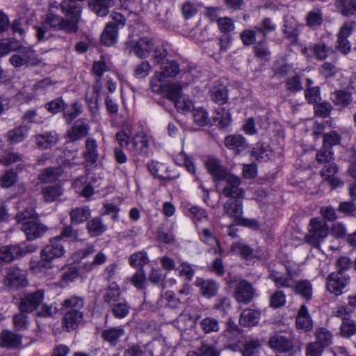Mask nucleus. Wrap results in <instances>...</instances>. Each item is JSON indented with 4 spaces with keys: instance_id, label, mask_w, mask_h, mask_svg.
I'll list each match as a JSON object with an SVG mask.
<instances>
[{
    "instance_id": "69168bd1",
    "label": "nucleus",
    "mask_w": 356,
    "mask_h": 356,
    "mask_svg": "<svg viewBox=\"0 0 356 356\" xmlns=\"http://www.w3.org/2000/svg\"><path fill=\"white\" fill-rule=\"evenodd\" d=\"M213 309L222 313L227 314L231 309V300L228 297L219 296L213 305Z\"/></svg>"
},
{
    "instance_id": "2f4dec72",
    "label": "nucleus",
    "mask_w": 356,
    "mask_h": 356,
    "mask_svg": "<svg viewBox=\"0 0 356 356\" xmlns=\"http://www.w3.org/2000/svg\"><path fill=\"white\" fill-rule=\"evenodd\" d=\"M334 6L343 16L356 15V0H335Z\"/></svg>"
},
{
    "instance_id": "cd10ccee",
    "label": "nucleus",
    "mask_w": 356,
    "mask_h": 356,
    "mask_svg": "<svg viewBox=\"0 0 356 356\" xmlns=\"http://www.w3.org/2000/svg\"><path fill=\"white\" fill-rule=\"evenodd\" d=\"M260 312L252 309H246L241 314L239 323L244 327H252L259 323Z\"/></svg>"
},
{
    "instance_id": "f8f14e48",
    "label": "nucleus",
    "mask_w": 356,
    "mask_h": 356,
    "mask_svg": "<svg viewBox=\"0 0 356 356\" xmlns=\"http://www.w3.org/2000/svg\"><path fill=\"white\" fill-rule=\"evenodd\" d=\"M255 290L251 283L245 280H240L234 288V298L238 302L248 304L254 296Z\"/></svg>"
},
{
    "instance_id": "de8ad7c7",
    "label": "nucleus",
    "mask_w": 356,
    "mask_h": 356,
    "mask_svg": "<svg viewBox=\"0 0 356 356\" xmlns=\"http://www.w3.org/2000/svg\"><path fill=\"white\" fill-rule=\"evenodd\" d=\"M62 173L61 168H48L43 170L39 175L42 182H51L56 180Z\"/></svg>"
},
{
    "instance_id": "7ed1b4c3",
    "label": "nucleus",
    "mask_w": 356,
    "mask_h": 356,
    "mask_svg": "<svg viewBox=\"0 0 356 356\" xmlns=\"http://www.w3.org/2000/svg\"><path fill=\"white\" fill-rule=\"evenodd\" d=\"M132 131L129 123H124L120 131L115 135L120 147L127 148L135 154L147 156L149 152V140L143 132L135 134L131 138Z\"/></svg>"
},
{
    "instance_id": "412c9836",
    "label": "nucleus",
    "mask_w": 356,
    "mask_h": 356,
    "mask_svg": "<svg viewBox=\"0 0 356 356\" xmlns=\"http://www.w3.org/2000/svg\"><path fill=\"white\" fill-rule=\"evenodd\" d=\"M181 90L182 88L179 83H172L165 84L161 93L172 101L177 108H179L181 107L179 104L181 103Z\"/></svg>"
},
{
    "instance_id": "79ce46f5",
    "label": "nucleus",
    "mask_w": 356,
    "mask_h": 356,
    "mask_svg": "<svg viewBox=\"0 0 356 356\" xmlns=\"http://www.w3.org/2000/svg\"><path fill=\"white\" fill-rule=\"evenodd\" d=\"M315 343H318L323 348L329 346L333 340L332 334L325 327H319L315 332Z\"/></svg>"
},
{
    "instance_id": "5701e85b",
    "label": "nucleus",
    "mask_w": 356,
    "mask_h": 356,
    "mask_svg": "<svg viewBox=\"0 0 356 356\" xmlns=\"http://www.w3.org/2000/svg\"><path fill=\"white\" fill-rule=\"evenodd\" d=\"M124 334L125 331L122 327H114L103 330L102 337L110 346H115L120 341V339L124 337Z\"/></svg>"
},
{
    "instance_id": "f03ea898",
    "label": "nucleus",
    "mask_w": 356,
    "mask_h": 356,
    "mask_svg": "<svg viewBox=\"0 0 356 356\" xmlns=\"http://www.w3.org/2000/svg\"><path fill=\"white\" fill-rule=\"evenodd\" d=\"M296 274V271L287 268L285 273L272 271L269 275V278L274 282L277 288H291L296 295L299 296L306 302L310 301L313 297L312 283L308 280L296 281L294 280Z\"/></svg>"
},
{
    "instance_id": "13d9d810",
    "label": "nucleus",
    "mask_w": 356,
    "mask_h": 356,
    "mask_svg": "<svg viewBox=\"0 0 356 356\" xmlns=\"http://www.w3.org/2000/svg\"><path fill=\"white\" fill-rule=\"evenodd\" d=\"M25 313L26 312H22L20 311L19 313L13 316V321L14 327L18 331L25 330L29 327V319Z\"/></svg>"
},
{
    "instance_id": "58836bf2",
    "label": "nucleus",
    "mask_w": 356,
    "mask_h": 356,
    "mask_svg": "<svg viewBox=\"0 0 356 356\" xmlns=\"http://www.w3.org/2000/svg\"><path fill=\"white\" fill-rule=\"evenodd\" d=\"M180 72L179 65L175 60H166L161 65V72L165 78L175 77Z\"/></svg>"
},
{
    "instance_id": "5fc2aeb1",
    "label": "nucleus",
    "mask_w": 356,
    "mask_h": 356,
    "mask_svg": "<svg viewBox=\"0 0 356 356\" xmlns=\"http://www.w3.org/2000/svg\"><path fill=\"white\" fill-rule=\"evenodd\" d=\"M149 262V258L145 252H139L132 254L129 257V264L132 267L140 269Z\"/></svg>"
},
{
    "instance_id": "423d86ee",
    "label": "nucleus",
    "mask_w": 356,
    "mask_h": 356,
    "mask_svg": "<svg viewBox=\"0 0 356 356\" xmlns=\"http://www.w3.org/2000/svg\"><path fill=\"white\" fill-rule=\"evenodd\" d=\"M329 233V227L326 222L318 218H312L310 220L308 233L305 236V241L313 248H319L321 243L324 241Z\"/></svg>"
},
{
    "instance_id": "2eb2a0df",
    "label": "nucleus",
    "mask_w": 356,
    "mask_h": 356,
    "mask_svg": "<svg viewBox=\"0 0 356 356\" xmlns=\"http://www.w3.org/2000/svg\"><path fill=\"white\" fill-rule=\"evenodd\" d=\"M90 131L88 120L81 119L67 131V136L70 142H75L86 137Z\"/></svg>"
},
{
    "instance_id": "4c0bfd02",
    "label": "nucleus",
    "mask_w": 356,
    "mask_h": 356,
    "mask_svg": "<svg viewBox=\"0 0 356 356\" xmlns=\"http://www.w3.org/2000/svg\"><path fill=\"white\" fill-rule=\"evenodd\" d=\"M285 90L291 93H297L303 90L300 76L295 73L293 76L286 78L284 81Z\"/></svg>"
},
{
    "instance_id": "e433bc0d",
    "label": "nucleus",
    "mask_w": 356,
    "mask_h": 356,
    "mask_svg": "<svg viewBox=\"0 0 356 356\" xmlns=\"http://www.w3.org/2000/svg\"><path fill=\"white\" fill-rule=\"evenodd\" d=\"M213 120L218 123V126L220 129H225L229 127L232 123L231 114L229 111L225 108H219L216 110Z\"/></svg>"
},
{
    "instance_id": "9d476101",
    "label": "nucleus",
    "mask_w": 356,
    "mask_h": 356,
    "mask_svg": "<svg viewBox=\"0 0 356 356\" xmlns=\"http://www.w3.org/2000/svg\"><path fill=\"white\" fill-rule=\"evenodd\" d=\"M225 186L222 190V195L226 197H243L245 191L240 187L241 178L236 175L229 173L222 179Z\"/></svg>"
},
{
    "instance_id": "4d7b16f0",
    "label": "nucleus",
    "mask_w": 356,
    "mask_h": 356,
    "mask_svg": "<svg viewBox=\"0 0 356 356\" xmlns=\"http://www.w3.org/2000/svg\"><path fill=\"white\" fill-rule=\"evenodd\" d=\"M55 238H58V241L60 242H62L63 240L66 241H75L78 238V233L77 231L74 229L71 224L65 226L62 229L60 235L55 236Z\"/></svg>"
},
{
    "instance_id": "4468645a",
    "label": "nucleus",
    "mask_w": 356,
    "mask_h": 356,
    "mask_svg": "<svg viewBox=\"0 0 356 356\" xmlns=\"http://www.w3.org/2000/svg\"><path fill=\"white\" fill-rule=\"evenodd\" d=\"M154 40L152 38L143 36L133 42L131 51L139 58H146L149 56L154 49Z\"/></svg>"
},
{
    "instance_id": "393cba45",
    "label": "nucleus",
    "mask_w": 356,
    "mask_h": 356,
    "mask_svg": "<svg viewBox=\"0 0 356 356\" xmlns=\"http://www.w3.org/2000/svg\"><path fill=\"white\" fill-rule=\"evenodd\" d=\"M269 346L280 352L286 353L290 351L293 348L291 341L281 335H274L268 341Z\"/></svg>"
},
{
    "instance_id": "37998d69",
    "label": "nucleus",
    "mask_w": 356,
    "mask_h": 356,
    "mask_svg": "<svg viewBox=\"0 0 356 356\" xmlns=\"http://www.w3.org/2000/svg\"><path fill=\"white\" fill-rule=\"evenodd\" d=\"M199 325L205 334L217 332L220 327L218 320L213 317L204 318L200 321Z\"/></svg>"
},
{
    "instance_id": "6e6d98bb",
    "label": "nucleus",
    "mask_w": 356,
    "mask_h": 356,
    "mask_svg": "<svg viewBox=\"0 0 356 356\" xmlns=\"http://www.w3.org/2000/svg\"><path fill=\"white\" fill-rule=\"evenodd\" d=\"M261 348L259 340H250L245 343L242 350L243 356H257Z\"/></svg>"
},
{
    "instance_id": "864d4df0",
    "label": "nucleus",
    "mask_w": 356,
    "mask_h": 356,
    "mask_svg": "<svg viewBox=\"0 0 356 356\" xmlns=\"http://www.w3.org/2000/svg\"><path fill=\"white\" fill-rule=\"evenodd\" d=\"M340 332L344 337H352L356 333L355 322L349 318H344L341 325Z\"/></svg>"
},
{
    "instance_id": "f704fd0d",
    "label": "nucleus",
    "mask_w": 356,
    "mask_h": 356,
    "mask_svg": "<svg viewBox=\"0 0 356 356\" xmlns=\"http://www.w3.org/2000/svg\"><path fill=\"white\" fill-rule=\"evenodd\" d=\"M331 99L335 105L346 107L351 104L353 97L350 92L343 90H338L331 94Z\"/></svg>"
},
{
    "instance_id": "ea45409f",
    "label": "nucleus",
    "mask_w": 356,
    "mask_h": 356,
    "mask_svg": "<svg viewBox=\"0 0 356 356\" xmlns=\"http://www.w3.org/2000/svg\"><path fill=\"white\" fill-rule=\"evenodd\" d=\"M271 151L267 145L263 143H257L253 147L251 156L258 161H266L270 159Z\"/></svg>"
},
{
    "instance_id": "f257e3e1",
    "label": "nucleus",
    "mask_w": 356,
    "mask_h": 356,
    "mask_svg": "<svg viewBox=\"0 0 356 356\" xmlns=\"http://www.w3.org/2000/svg\"><path fill=\"white\" fill-rule=\"evenodd\" d=\"M83 1L63 0L60 3H50L42 25L37 27L36 36L38 40L47 39L50 35L48 31L50 30L76 33L81 18V3Z\"/></svg>"
},
{
    "instance_id": "72a5a7b5",
    "label": "nucleus",
    "mask_w": 356,
    "mask_h": 356,
    "mask_svg": "<svg viewBox=\"0 0 356 356\" xmlns=\"http://www.w3.org/2000/svg\"><path fill=\"white\" fill-rule=\"evenodd\" d=\"M29 127L21 125L10 130L7 134L8 140L11 143H18L23 141L28 136Z\"/></svg>"
},
{
    "instance_id": "bb28decb",
    "label": "nucleus",
    "mask_w": 356,
    "mask_h": 356,
    "mask_svg": "<svg viewBox=\"0 0 356 356\" xmlns=\"http://www.w3.org/2000/svg\"><path fill=\"white\" fill-rule=\"evenodd\" d=\"M91 211L88 206L76 207L70 211V218L72 225H79L89 219Z\"/></svg>"
},
{
    "instance_id": "e2e57ef3",
    "label": "nucleus",
    "mask_w": 356,
    "mask_h": 356,
    "mask_svg": "<svg viewBox=\"0 0 356 356\" xmlns=\"http://www.w3.org/2000/svg\"><path fill=\"white\" fill-rule=\"evenodd\" d=\"M66 104L61 97H58L45 104V108L52 114H56L65 110Z\"/></svg>"
},
{
    "instance_id": "a211bd4d",
    "label": "nucleus",
    "mask_w": 356,
    "mask_h": 356,
    "mask_svg": "<svg viewBox=\"0 0 356 356\" xmlns=\"http://www.w3.org/2000/svg\"><path fill=\"white\" fill-rule=\"evenodd\" d=\"M224 143L225 147L234 152L235 155L243 153L248 147L245 138L241 135H229L225 138Z\"/></svg>"
},
{
    "instance_id": "dca6fc26",
    "label": "nucleus",
    "mask_w": 356,
    "mask_h": 356,
    "mask_svg": "<svg viewBox=\"0 0 356 356\" xmlns=\"http://www.w3.org/2000/svg\"><path fill=\"white\" fill-rule=\"evenodd\" d=\"M195 285L200 288V293L206 298H212L217 296L220 285L213 280H204L197 277L195 280Z\"/></svg>"
},
{
    "instance_id": "774afa93",
    "label": "nucleus",
    "mask_w": 356,
    "mask_h": 356,
    "mask_svg": "<svg viewBox=\"0 0 356 356\" xmlns=\"http://www.w3.org/2000/svg\"><path fill=\"white\" fill-rule=\"evenodd\" d=\"M334 159L333 153L329 147H323L316 153V161L319 163H328Z\"/></svg>"
},
{
    "instance_id": "c85d7f7f",
    "label": "nucleus",
    "mask_w": 356,
    "mask_h": 356,
    "mask_svg": "<svg viewBox=\"0 0 356 356\" xmlns=\"http://www.w3.org/2000/svg\"><path fill=\"white\" fill-rule=\"evenodd\" d=\"M21 336L13 332L4 330L1 334L0 344L3 347L15 348L18 347L21 344Z\"/></svg>"
},
{
    "instance_id": "20e7f679",
    "label": "nucleus",
    "mask_w": 356,
    "mask_h": 356,
    "mask_svg": "<svg viewBox=\"0 0 356 356\" xmlns=\"http://www.w3.org/2000/svg\"><path fill=\"white\" fill-rule=\"evenodd\" d=\"M85 301L83 298L72 296L63 300L62 309L65 311L63 317V327L67 332L76 330L83 321Z\"/></svg>"
},
{
    "instance_id": "473e14b6",
    "label": "nucleus",
    "mask_w": 356,
    "mask_h": 356,
    "mask_svg": "<svg viewBox=\"0 0 356 356\" xmlns=\"http://www.w3.org/2000/svg\"><path fill=\"white\" fill-rule=\"evenodd\" d=\"M120 294V286L115 282H111L104 291L103 300L105 303L112 305L119 300Z\"/></svg>"
},
{
    "instance_id": "aec40b11",
    "label": "nucleus",
    "mask_w": 356,
    "mask_h": 356,
    "mask_svg": "<svg viewBox=\"0 0 356 356\" xmlns=\"http://www.w3.org/2000/svg\"><path fill=\"white\" fill-rule=\"evenodd\" d=\"M206 166L216 181L222 180L229 173L221 162L216 158H209L206 162Z\"/></svg>"
},
{
    "instance_id": "c756f323",
    "label": "nucleus",
    "mask_w": 356,
    "mask_h": 356,
    "mask_svg": "<svg viewBox=\"0 0 356 356\" xmlns=\"http://www.w3.org/2000/svg\"><path fill=\"white\" fill-rule=\"evenodd\" d=\"M119 30L112 24H107L101 35V42L110 47L118 42Z\"/></svg>"
},
{
    "instance_id": "ddd939ff",
    "label": "nucleus",
    "mask_w": 356,
    "mask_h": 356,
    "mask_svg": "<svg viewBox=\"0 0 356 356\" xmlns=\"http://www.w3.org/2000/svg\"><path fill=\"white\" fill-rule=\"evenodd\" d=\"M349 281L350 277L347 274L332 272L327 278V289L331 293L339 296L342 293V290L347 286Z\"/></svg>"
},
{
    "instance_id": "7c9ffc66",
    "label": "nucleus",
    "mask_w": 356,
    "mask_h": 356,
    "mask_svg": "<svg viewBox=\"0 0 356 356\" xmlns=\"http://www.w3.org/2000/svg\"><path fill=\"white\" fill-rule=\"evenodd\" d=\"M58 139V134L55 131L45 132L35 136L36 143L41 149L51 147L57 143Z\"/></svg>"
},
{
    "instance_id": "3c124183",
    "label": "nucleus",
    "mask_w": 356,
    "mask_h": 356,
    "mask_svg": "<svg viewBox=\"0 0 356 356\" xmlns=\"http://www.w3.org/2000/svg\"><path fill=\"white\" fill-rule=\"evenodd\" d=\"M310 49L315 58L321 60H325L330 53L333 52L331 47L322 42L314 44Z\"/></svg>"
},
{
    "instance_id": "09e8293b",
    "label": "nucleus",
    "mask_w": 356,
    "mask_h": 356,
    "mask_svg": "<svg viewBox=\"0 0 356 356\" xmlns=\"http://www.w3.org/2000/svg\"><path fill=\"white\" fill-rule=\"evenodd\" d=\"M130 306L124 300L120 302H115L111 305V312L115 318L122 319L125 318L129 313Z\"/></svg>"
},
{
    "instance_id": "603ef678",
    "label": "nucleus",
    "mask_w": 356,
    "mask_h": 356,
    "mask_svg": "<svg viewBox=\"0 0 356 356\" xmlns=\"http://www.w3.org/2000/svg\"><path fill=\"white\" fill-rule=\"evenodd\" d=\"M21 43L15 40H3L0 42V57L4 56L11 51H18Z\"/></svg>"
},
{
    "instance_id": "39448f33",
    "label": "nucleus",
    "mask_w": 356,
    "mask_h": 356,
    "mask_svg": "<svg viewBox=\"0 0 356 356\" xmlns=\"http://www.w3.org/2000/svg\"><path fill=\"white\" fill-rule=\"evenodd\" d=\"M16 219L29 241L42 236L47 230V227L40 222L38 215L33 209H26L18 213Z\"/></svg>"
},
{
    "instance_id": "680f3d73",
    "label": "nucleus",
    "mask_w": 356,
    "mask_h": 356,
    "mask_svg": "<svg viewBox=\"0 0 356 356\" xmlns=\"http://www.w3.org/2000/svg\"><path fill=\"white\" fill-rule=\"evenodd\" d=\"M231 250L239 253L244 259H251L253 257V250L250 246L238 242L234 243Z\"/></svg>"
},
{
    "instance_id": "9b49d317",
    "label": "nucleus",
    "mask_w": 356,
    "mask_h": 356,
    "mask_svg": "<svg viewBox=\"0 0 356 356\" xmlns=\"http://www.w3.org/2000/svg\"><path fill=\"white\" fill-rule=\"evenodd\" d=\"M44 298V291L42 289L24 294L19 305L22 312L31 313L35 311L42 302Z\"/></svg>"
},
{
    "instance_id": "c03bdc74",
    "label": "nucleus",
    "mask_w": 356,
    "mask_h": 356,
    "mask_svg": "<svg viewBox=\"0 0 356 356\" xmlns=\"http://www.w3.org/2000/svg\"><path fill=\"white\" fill-rule=\"evenodd\" d=\"M254 56L259 59H268L270 55L266 38H262L261 40L257 42L253 46Z\"/></svg>"
},
{
    "instance_id": "c9c22d12",
    "label": "nucleus",
    "mask_w": 356,
    "mask_h": 356,
    "mask_svg": "<svg viewBox=\"0 0 356 356\" xmlns=\"http://www.w3.org/2000/svg\"><path fill=\"white\" fill-rule=\"evenodd\" d=\"M106 229V225H104L101 218L98 217L94 218L87 222L88 232L92 237L100 236Z\"/></svg>"
},
{
    "instance_id": "bf43d9fd",
    "label": "nucleus",
    "mask_w": 356,
    "mask_h": 356,
    "mask_svg": "<svg viewBox=\"0 0 356 356\" xmlns=\"http://www.w3.org/2000/svg\"><path fill=\"white\" fill-rule=\"evenodd\" d=\"M211 97L213 102L222 105L228 99V92L225 87L213 88L211 92Z\"/></svg>"
},
{
    "instance_id": "a878e982",
    "label": "nucleus",
    "mask_w": 356,
    "mask_h": 356,
    "mask_svg": "<svg viewBox=\"0 0 356 356\" xmlns=\"http://www.w3.org/2000/svg\"><path fill=\"white\" fill-rule=\"evenodd\" d=\"M83 156L86 162L94 164L97 162L99 156L97 150V143L95 139L89 137L86 140L85 150Z\"/></svg>"
},
{
    "instance_id": "0eeeda50",
    "label": "nucleus",
    "mask_w": 356,
    "mask_h": 356,
    "mask_svg": "<svg viewBox=\"0 0 356 356\" xmlns=\"http://www.w3.org/2000/svg\"><path fill=\"white\" fill-rule=\"evenodd\" d=\"M37 245L22 243L19 245H6L0 248V264L11 262L37 250Z\"/></svg>"
},
{
    "instance_id": "338daca9",
    "label": "nucleus",
    "mask_w": 356,
    "mask_h": 356,
    "mask_svg": "<svg viewBox=\"0 0 356 356\" xmlns=\"http://www.w3.org/2000/svg\"><path fill=\"white\" fill-rule=\"evenodd\" d=\"M353 264V263L349 257L341 256L335 262L336 273L346 274V272L351 268Z\"/></svg>"
},
{
    "instance_id": "a18cd8bd",
    "label": "nucleus",
    "mask_w": 356,
    "mask_h": 356,
    "mask_svg": "<svg viewBox=\"0 0 356 356\" xmlns=\"http://www.w3.org/2000/svg\"><path fill=\"white\" fill-rule=\"evenodd\" d=\"M254 29H255L258 34H261L262 38H266L268 33L275 30L276 25L273 23L271 19L265 17L259 22V24L254 26Z\"/></svg>"
},
{
    "instance_id": "052dcab7",
    "label": "nucleus",
    "mask_w": 356,
    "mask_h": 356,
    "mask_svg": "<svg viewBox=\"0 0 356 356\" xmlns=\"http://www.w3.org/2000/svg\"><path fill=\"white\" fill-rule=\"evenodd\" d=\"M193 113L194 122L197 125L204 127L209 123L208 113L204 108L202 107L194 108Z\"/></svg>"
},
{
    "instance_id": "f3484780",
    "label": "nucleus",
    "mask_w": 356,
    "mask_h": 356,
    "mask_svg": "<svg viewBox=\"0 0 356 356\" xmlns=\"http://www.w3.org/2000/svg\"><path fill=\"white\" fill-rule=\"evenodd\" d=\"M243 197H229L223 204V213L236 222L243 215Z\"/></svg>"
},
{
    "instance_id": "6e6552de",
    "label": "nucleus",
    "mask_w": 356,
    "mask_h": 356,
    "mask_svg": "<svg viewBox=\"0 0 356 356\" xmlns=\"http://www.w3.org/2000/svg\"><path fill=\"white\" fill-rule=\"evenodd\" d=\"M65 252L63 243L58 241V238H51L49 243L41 251L42 259L39 263L40 266L45 268H51V261L61 257Z\"/></svg>"
},
{
    "instance_id": "a19ab883",
    "label": "nucleus",
    "mask_w": 356,
    "mask_h": 356,
    "mask_svg": "<svg viewBox=\"0 0 356 356\" xmlns=\"http://www.w3.org/2000/svg\"><path fill=\"white\" fill-rule=\"evenodd\" d=\"M43 197L46 202L56 201L63 193V189L58 185L49 186L42 190Z\"/></svg>"
},
{
    "instance_id": "1a4fd4ad",
    "label": "nucleus",
    "mask_w": 356,
    "mask_h": 356,
    "mask_svg": "<svg viewBox=\"0 0 356 356\" xmlns=\"http://www.w3.org/2000/svg\"><path fill=\"white\" fill-rule=\"evenodd\" d=\"M10 62L15 67H33L40 65L41 60L33 49L21 46L17 53L10 58Z\"/></svg>"
},
{
    "instance_id": "b1692460",
    "label": "nucleus",
    "mask_w": 356,
    "mask_h": 356,
    "mask_svg": "<svg viewBox=\"0 0 356 356\" xmlns=\"http://www.w3.org/2000/svg\"><path fill=\"white\" fill-rule=\"evenodd\" d=\"M114 4V0H90L88 3L90 9L99 17L106 16L109 13V8Z\"/></svg>"
},
{
    "instance_id": "4be33fe9",
    "label": "nucleus",
    "mask_w": 356,
    "mask_h": 356,
    "mask_svg": "<svg viewBox=\"0 0 356 356\" xmlns=\"http://www.w3.org/2000/svg\"><path fill=\"white\" fill-rule=\"evenodd\" d=\"M296 327L305 332L309 331L312 328V319L305 305H302L298 312L296 319Z\"/></svg>"
},
{
    "instance_id": "0e129e2a",
    "label": "nucleus",
    "mask_w": 356,
    "mask_h": 356,
    "mask_svg": "<svg viewBox=\"0 0 356 356\" xmlns=\"http://www.w3.org/2000/svg\"><path fill=\"white\" fill-rule=\"evenodd\" d=\"M165 77L159 72H156L150 79V88L155 93H161L164 89L163 84Z\"/></svg>"
},
{
    "instance_id": "8fccbe9b",
    "label": "nucleus",
    "mask_w": 356,
    "mask_h": 356,
    "mask_svg": "<svg viewBox=\"0 0 356 356\" xmlns=\"http://www.w3.org/2000/svg\"><path fill=\"white\" fill-rule=\"evenodd\" d=\"M83 112V106L78 102L71 104L70 108L65 111L63 118L67 124H71Z\"/></svg>"
},
{
    "instance_id": "49530a36",
    "label": "nucleus",
    "mask_w": 356,
    "mask_h": 356,
    "mask_svg": "<svg viewBox=\"0 0 356 356\" xmlns=\"http://www.w3.org/2000/svg\"><path fill=\"white\" fill-rule=\"evenodd\" d=\"M202 356H220V350L215 343H209L207 341H202L197 348Z\"/></svg>"
},
{
    "instance_id": "6ab92c4d",
    "label": "nucleus",
    "mask_w": 356,
    "mask_h": 356,
    "mask_svg": "<svg viewBox=\"0 0 356 356\" xmlns=\"http://www.w3.org/2000/svg\"><path fill=\"white\" fill-rule=\"evenodd\" d=\"M5 284L10 289H18L27 285L24 273L18 268H10L5 278Z\"/></svg>"
}]
</instances>
